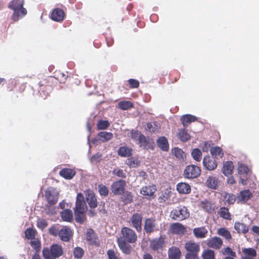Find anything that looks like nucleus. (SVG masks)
Instances as JSON below:
<instances>
[{"mask_svg":"<svg viewBox=\"0 0 259 259\" xmlns=\"http://www.w3.org/2000/svg\"><path fill=\"white\" fill-rule=\"evenodd\" d=\"M137 240V235L132 229L124 227L121 229L120 236L117 239L118 246L121 252L126 255L131 253L132 247L130 243H134Z\"/></svg>","mask_w":259,"mask_h":259,"instance_id":"f257e3e1","label":"nucleus"},{"mask_svg":"<svg viewBox=\"0 0 259 259\" xmlns=\"http://www.w3.org/2000/svg\"><path fill=\"white\" fill-rule=\"evenodd\" d=\"M64 254L63 246L57 243H54L50 247H44L42 254L44 259H57Z\"/></svg>","mask_w":259,"mask_h":259,"instance_id":"f03ea898","label":"nucleus"},{"mask_svg":"<svg viewBox=\"0 0 259 259\" xmlns=\"http://www.w3.org/2000/svg\"><path fill=\"white\" fill-rule=\"evenodd\" d=\"M23 5V0H13L9 3L8 7L13 10L12 19L14 21H17L27 14V10Z\"/></svg>","mask_w":259,"mask_h":259,"instance_id":"7ed1b4c3","label":"nucleus"},{"mask_svg":"<svg viewBox=\"0 0 259 259\" xmlns=\"http://www.w3.org/2000/svg\"><path fill=\"white\" fill-rule=\"evenodd\" d=\"M55 78L52 76L41 79L38 82V92L41 97L46 99L52 92Z\"/></svg>","mask_w":259,"mask_h":259,"instance_id":"20e7f679","label":"nucleus"},{"mask_svg":"<svg viewBox=\"0 0 259 259\" xmlns=\"http://www.w3.org/2000/svg\"><path fill=\"white\" fill-rule=\"evenodd\" d=\"M185 249L187 251L185 259H199L198 253L200 250V244L190 240L185 244Z\"/></svg>","mask_w":259,"mask_h":259,"instance_id":"39448f33","label":"nucleus"},{"mask_svg":"<svg viewBox=\"0 0 259 259\" xmlns=\"http://www.w3.org/2000/svg\"><path fill=\"white\" fill-rule=\"evenodd\" d=\"M190 216V213L185 206H179L172 209L170 212V217L171 219L178 221H182Z\"/></svg>","mask_w":259,"mask_h":259,"instance_id":"423d86ee","label":"nucleus"},{"mask_svg":"<svg viewBox=\"0 0 259 259\" xmlns=\"http://www.w3.org/2000/svg\"><path fill=\"white\" fill-rule=\"evenodd\" d=\"M59 194L56 189L50 187L45 191V197L49 206L56 204L59 199Z\"/></svg>","mask_w":259,"mask_h":259,"instance_id":"0eeeda50","label":"nucleus"},{"mask_svg":"<svg viewBox=\"0 0 259 259\" xmlns=\"http://www.w3.org/2000/svg\"><path fill=\"white\" fill-rule=\"evenodd\" d=\"M201 174L200 167L195 165H188L184 171V176L187 179H194L198 177Z\"/></svg>","mask_w":259,"mask_h":259,"instance_id":"6e6552de","label":"nucleus"},{"mask_svg":"<svg viewBox=\"0 0 259 259\" xmlns=\"http://www.w3.org/2000/svg\"><path fill=\"white\" fill-rule=\"evenodd\" d=\"M126 185L125 181L122 179L115 181L111 186V192L115 195H122L125 191Z\"/></svg>","mask_w":259,"mask_h":259,"instance_id":"1a4fd4ad","label":"nucleus"},{"mask_svg":"<svg viewBox=\"0 0 259 259\" xmlns=\"http://www.w3.org/2000/svg\"><path fill=\"white\" fill-rule=\"evenodd\" d=\"M142 220L143 216L142 213H135L130 218V222L132 226L138 232H141L142 230Z\"/></svg>","mask_w":259,"mask_h":259,"instance_id":"9d476101","label":"nucleus"},{"mask_svg":"<svg viewBox=\"0 0 259 259\" xmlns=\"http://www.w3.org/2000/svg\"><path fill=\"white\" fill-rule=\"evenodd\" d=\"M156 220L153 218H147L145 220L144 230L146 234H150L158 230Z\"/></svg>","mask_w":259,"mask_h":259,"instance_id":"9b49d317","label":"nucleus"},{"mask_svg":"<svg viewBox=\"0 0 259 259\" xmlns=\"http://www.w3.org/2000/svg\"><path fill=\"white\" fill-rule=\"evenodd\" d=\"M164 238L160 236L157 238H153L150 240L149 247L154 251L162 250L164 246Z\"/></svg>","mask_w":259,"mask_h":259,"instance_id":"f8f14e48","label":"nucleus"},{"mask_svg":"<svg viewBox=\"0 0 259 259\" xmlns=\"http://www.w3.org/2000/svg\"><path fill=\"white\" fill-rule=\"evenodd\" d=\"M88 207L84 200V197L82 193H78L76 196L75 206L74 210L87 211Z\"/></svg>","mask_w":259,"mask_h":259,"instance_id":"ddd939ff","label":"nucleus"},{"mask_svg":"<svg viewBox=\"0 0 259 259\" xmlns=\"http://www.w3.org/2000/svg\"><path fill=\"white\" fill-rule=\"evenodd\" d=\"M85 199L89 206L91 208H95L98 206V201L96 196L93 191L91 190H87L85 192Z\"/></svg>","mask_w":259,"mask_h":259,"instance_id":"4468645a","label":"nucleus"},{"mask_svg":"<svg viewBox=\"0 0 259 259\" xmlns=\"http://www.w3.org/2000/svg\"><path fill=\"white\" fill-rule=\"evenodd\" d=\"M203 165L205 169L210 171L215 169L217 167L215 159L209 155L206 156L203 158Z\"/></svg>","mask_w":259,"mask_h":259,"instance_id":"2eb2a0df","label":"nucleus"},{"mask_svg":"<svg viewBox=\"0 0 259 259\" xmlns=\"http://www.w3.org/2000/svg\"><path fill=\"white\" fill-rule=\"evenodd\" d=\"M73 234L71 229L65 226L59 230V236L62 241L68 242L72 238Z\"/></svg>","mask_w":259,"mask_h":259,"instance_id":"dca6fc26","label":"nucleus"},{"mask_svg":"<svg viewBox=\"0 0 259 259\" xmlns=\"http://www.w3.org/2000/svg\"><path fill=\"white\" fill-rule=\"evenodd\" d=\"M86 239L90 245L96 246H99L100 245L98 237L94 230L92 229L88 230L86 233Z\"/></svg>","mask_w":259,"mask_h":259,"instance_id":"f3484780","label":"nucleus"},{"mask_svg":"<svg viewBox=\"0 0 259 259\" xmlns=\"http://www.w3.org/2000/svg\"><path fill=\"white\" fill-rule=\"evenodd\" d=\"M206 243L209 247L219 249L223 245V241L221 238L215 236L208 239Z\"/></svg>","mask_w":259,"mask_h":259,"instance_id":"a211bd4d","label":"nucleus"},{"mask_svg":"<svg viewBox=\"0 0 259 259\" xmlns=\"http://www.w3.org/2000/svg\"><path fill=\"white\" fill-rule=\"evenodd\" d=\"M65 17L64 11L60 8L54 9L51 13V18L53 20L61 22L63 21Z\"/></svg>","mask_w":259,"mask_h":259,"instance_id":"6ab92c4d","label":"nucleus"},{"mask_svg":"<svg viewBox=\"0 0 259 259\" xmlns=\"http://www.w3.org/2000/svg\"><path fill=\"white\" fill-rule=\"evenodd\" d=\"M200 207L210 214L212 213L216 209L214 204L206 199L200 202Z\"/></svg>","mask_w":259,"mask_h":259,"instance_id":"aec40b11","label":"nucleus"},{"mask_svg":"<svg viewBox=\"0 0 259 259\" xmlns=\"http://www.w3.org/2000/svg\"><path fill=\"white\" fill-rule=\"evenodd\" d=\"M242 251L243 255L241 256V259H254L256 256V251L253 248H242Z\"/></svg>","mask_w":259,"mask_h":259,"instance_id":"412c9836","label":"nucleus"},{"mask_svg":"<svg viewBox=\"0 0 259 259\" xmlns=\"http://www.w3.org/2000/svg\"><path fill=\"white\" fill-rule=\"evenodd\" d=\"M168 259H181V251L179 247L172 246L168 250Z\"/></svg>","mask_w":259,"mask_h":259,"instance_id":"4be33fe9","label":"nucleus"},{"mask_svg":"<svg viewBox=\"0 0 259 259\" xmlns=\"http://www.w3.org/2000/svg\"><path fill=\"white\" fill-rule=\"evenodd\" d=\"M156 190V186L153 184L143 187L140 193L144 196H153Z\"/></svg>","mask_w":259,"mask_h":259,"instance_id":"5701e85b","label":"nucleus"},{"mask_svg":"<svg viewBox=\"0 0 259 259\" xmlns=\"http://www.w3.org/2000/svg\"><path fill=\"white\" fill-rule=\"evenodd\" d=\"M172 233L176 234H183L186 231L185 227L181 223H173L170 227Z\"/></svg>","mask_w":259,"mask_h":259,"instance_id":"b1692460","label":"nucleus"},{"mask_svg":"<svg viewBox=\"0 0 259 259\" xmlns=\"http://www.w3.org/2000/svg\"><path fill=\"white\" fill-rule=\"evenodd\" d=\"M177 190L180 194H187L191 192V186L186 183H179L177 185Z\"/></svg>","mask_w":259,"mask_h":259,"instance_id":"393cba45","label":"nucleus"},{"mask_svg":"<svg viewBox=\"0 0 259 259\" xmlns=\"http://www.w3.org/2000/svg\"><path fill=\"white\" fill-rule=\"evenodd\" d=\"M157 144L158 147L163 151H168L169 144L167 139L164 137H160L157 140Z\"/></svg>","mask_w":259,"mask_h":259,"instance_id":"a878e982","label":"nucleus"},{"mask_svg":"<svg viewBox=\"0 0 259 259\" xmlns=\"http://www.w3.org/2000/svg\"><path fill=\"white\" fill-rule=\"evenodd\" d=\"M219 185V181L218 178L215 177L209 176L206 181V185L207 187L212 189H217Z\"/></svg>","mask_w":259,"mask_h":259,"instance_id":"bb28decb","label":"nucleus"},{"mask_svg":"<svg viewBox=\"0 0 259 259\" xmlns=\"http://www.w3.org/2000/svg\"><path fill=\"white\" fill-rule=\"evenodd\" d=\"M196 120V116L190 114L184 115L181 117V121L184 127L188 126L190 123Z\"/></svg>","mask_w":259,"mask_h":259,"instance_id":"cd10ccee","label":"nucleus"},{"mask_svg":"<svg viewBox=\"0 0 259 259\" xmlns=\"http://www.w3.org/2000/svg\"><path fill=\"white\" fill-rule=\"evenodd\" d=\"M195 236L198 238H203L206 237L208 231L204 227L195 228L193 229Z\"/></svg>","mask_w":259,"mask_h":259,"instance_id":"c85d7f7f","label":"nucleus"},{"mask_svg":"<svg viewBox=\"0 0 259 259\" xmlns=\"http://www.w3.org/2000/svg\"><path fill=\"white\" fill-rule=\"evenodd\" d=\"M97 137L99 140L104 143L110 140L113 138V135L111 132H101L98 133Z\"/></svg>","mask_w":259,"mask_h":259,"instance_id":"c756f323","label":"nucleus"},{"mask_svg":"<svg viewBox=\"0 0 259 259\" xmlns=\"http://www.w3.org/2000/svg\"><path fill=\"white\" fill-rule=\"evenodd\" d=\"M234 168V165L232 161H227L224 163L222 168L223 173L226 176L231 175Z\"/></svg>","mask_w":259,"mask_h":259,"instance_id":"7c9ffc66","label":"nucleus"},{"mask_svg":"<svg viewBox=\"0 0 259 259\" xmlns=\"http://www.w3.org/2000/svg\"><path fill=\"white\" fill-rule=\"evenodd\" d=\"M62 219L65 222H71L73 220V213L70 209H66L61 212Z\"/></svg>","mask_w":259,"mask_h":259,"instance_id":"2f4dec72","label":"nucleus"},{"mask_svg":"<svg viewBox=\"0 0 259 259\" xmlns=\"http://www.w3.org/2000/svg\"><path fill=\"white\" fill-rule=\"evenodd\" d=\"M75 171L70 168H63L60 172V175L66 179H71L75 175Z\"/></svg>","mask_w":259,"mask_h":259,"instance_id":"473e14b6","label":"nucleus"},{"mask_svg":"<svg viewBox=\"0 0 259 259\" xmlns=\"http://www.w3.org/2000/svg\"><path fill=\"white\" fill-rule=\"evenodd\" d=\"M234 228L239 234H246L248 231V227L245 224L237 222L235 223Z\"/></svg>","mask_w":259,"mask_h":259,"instance_id":"72a5a7b5","label":"nucleus"},{"mask_svg":"<svg viewBox=\"0 0 259 259\" xmlns=\"http://www.w3.org/2000/svg\"><path fill=\"white\" fill-rule=\"evenodd\" d=\"M218 214L222 218L227 220H231V214L229 211V209L228 208L226 207H221L219 211Z\"/></svg>","mask_w":259,"mask_h":259,"instance_id":"f704fd0d","label":"nucleus"},{"mask_svg":"<svg viewBox=\"0 0 259 259\" xmlns=\"http://www.w3.org/2000/svg\"><path fill=\"white\" fill-rule=\"evenodd\" d=\"M74 211L75 221L80 224H83L87 220L86 211L76 210H74Z\"/></svg>","mask_w":259,"mask_h":259,"instance_id":"c9c22d12","label":"nucleus"},{"mask_svg":"<svg viewBox=\"0 0 259 259\" xmlns=\"http://www.w3.org/2000/svg\"><path fill=\"white\" fill-rule=\"evenodd\" d=\"M177 136L179 139L182 142L188 141L191 138L190 134L185 128L180 129L179 130Z\"/></svg>","mask_w":259,"mask_h":259,"instance_id":"e433bc0d","label":"nucleus"},{"mask_svg":"<svg viewBox=\"0 0 259 259\" xmlns=\"http://www.w3.org/2000/svg\"><path fill=\"white\" fill-rule=\"evenodd\" d=\"M132 149L127 146L120 147L118 150V154L123 157H129L132 155Z\"/></svg>","mask_w":259,"mask_h":259,"instance_id":"4c0bfd02","label":"nucleus"},{"mask_svg":"<svg viewBox=\"0 0 259 259\" xmlns=\"http://www.w3.org/2000/svg\"><path fill=\"white\" fill-rule=\"evenodd\" d=\"M108 259H121L120 253L117 249H110L107 251Z\"/></svg>","mask_w":259,"mask_h":259,"instance_id":"58836bf2","label":"nucleus"},{"mask_svg":"<svg viewBox=\"0 0 259 259\" xmlns=\"http://www.w3.org/2000/svg\"><path fill=\"white\" fill-rule=\"evenodd\" d=\"M252 196V193L249 190H245L240 192L239 199L240 201L246 202Z\"/></svg>","mask_w":259,"mask_h":259,"instance_id":"ea45409f","label":"nucleus"},{"mask_svg":"<svg viewBox=\"0 0 259 259\" xmlns=\"http://www.w3.org/2000/svg\"><path fill=\"white\" fill-rule=\"evenodd\" d=\"M121 197L122 201L125 204L131 203L133 201V195L132 192L127 191H124V193L122 194Z\"/></svg>","mask_w":259,"mask_h":259,"instance_id":"a19ab883","label":"nucleus"},{"mask_svg":"<svg viewBox=\"0 0 259 259\" xmlns=\"http://www.w3.org/2000/svg\"><path fill=\"white\" fill-rule=\"evenodd\" d=\"M138 141V143L140 147L146 149H148L150 148L149 145L150 142L144 135L142 134V135L141 136Z\"/></svg>","mask_w":259,"mask_h":259,"instance_id":"79ce46f5","label":"nucleus"},{"mask_svg":"<svg viewBox=\"0 0 259 259\" xmlns=\"http://www.w3.org/2000/svg\"><path fill=\"white\" fill-rule=\"evenodd\" d=\"M30 245L35 251V253L39 254L41 248L40 241L38 239H34V240L30 241Z\"/></svg>","mask_w":259,"mask_h":259,"instance_id":"37998d69","label":"nucleus"},{"mask_svg":"<svg viewBox=\"0 0 259 259\" xmlns=\"http://www.w3.org/2000/svg\"><path fill=\"white\" fill-rule=\"evenodd\" d=\"M134 107V104L129 101H122L118 103V108L126 110L131 109Z\"/></svg>","mask_w":259,"mask_h":259,"instance_id":"c03bdc74","label":"nucleus"},{"mask_svg":"<svg viewBox=\"0 0 259 259\" xmlns=\"http://www.w3.org/2000/svg\"><path fill=\"white\" fill-rule=\"evenodd\" d=\"M218 234L224 237L226 240L230 241L232 239L230 232L225 228H221L218 230Z\"/></svg>","mask_w":259,"mask_h":259,"instance_id":"a18cd8bd","label":"nucleus"},{"mask_svg":"<svg viewBox=\"0 0 259 259\" xmlns=\"http://www.w3.org/2000/svg\"><path fill=\"white\" fill-rule=\"evenodd\" d=\"M210 152L212 156H218L221 158L224 156V152L222 149L218 146L211 148L210 149Z\"/></svg>","mask_w":259,"mask_h":259,"instance_id":"49530a36","label":"nucleus"},{"mask_svg":"<svg viewBox=\"0 0 259 259\" xmlns=\"http://www.w3.org/2000/svg\"><path fill=\"white\" fill-rule=\"evenodd\" d=\"M25 237L28 239H35V237L37 233V232L35 229L33 228H27L25 231Z\"/></svg>","mask_w":259,"mask_h":259,"instance_id":"de8ad7c7","label":"nucleus"},{"mask_svg":"<svg viewBox=\"0 0 259 259\" xmlns=\"http://www.w3.org/2000/svg\"><path fill=\"white\" fill-rule=\"evenodd\" d=\"M73 253L74 258L76 259H81L84 254L83 249L80 247H75Z\"/></svg>","mask_w":259,"mask_h":259,"instance_id":"09e8293b","label":"nucleus"},{"mask_svg":"<svg viewBox=\"0 0 259 259\" xmlns=\"http://www.w3.org/2000/svg\"><path fill=\"white\" fill-rule=\"evenodd\" d=\"M223 197L225 201L229 204H233L236 201V196L233 194L225 193Z\"/></svg>","mask_w":259,"mask_h":259,"instance_id":"8fccbe9b","label":"nucleus"},{"mask_svg":"<svg viewBox=\"0 0 259 259\" xmlns=\"http://www.w3.org/2000/svg\"><path fill=\"white\" fill-rule=\"evenodd\" d=\"M109 126L110 123L107 120H100L97 124V127L98 130H106Z\"/></svg>","mask_w":259,"mask_h":259,"instance_id":"3c124183","label":"nucleus"},{"mask_svg":"<svg viewBox=\"0 0 259 259\" xmlns=\"http://www.w3.org/2000/svg\"><path fill=\"white\" fill-rule=\"evenodd\" d=\"M192 156L194 160L197 161H200L202 157V152L198 148L194 149L191 153Z\"/></svg>","mask_w":259,"mask_h":259,"instance_id":"603ef678","label":"nucleus"},{"mask_svg":"<svg viewBox=\"0 0 259 259\" xmlns=\"http://www.w3.org/2000/svg\"><path fill=\"white\" fill-rule=\"evenodd\" d=\"M222 252L224 255H229L228 256L232 258H234L236 256L235 252L233 251L230 247H227L223 248L222 250Z\"/></svg>","mask_w":259,"mask_h":259,"instance_id":"864d4df0","label":"nucleus"},{"mask_svg":"<svg viewBox=\"0 0 259 259\" xmlns=\"http://www.w3.org/2000/svg\"><path fill=\"white\" fill-rule=\"evenodd\" d=\"M145 129L150 133H155L158 131V127L155 122H148Z\"/></svg>","mask_w":259,"mask_h":259,"instance_id":"5fc2aeb1","label":"nucleus"},{"mask_svg":"<svg viewBox=\"0 0 259 259\" xmlns=\"http://www.w3.org/2000/svg\"><path fill=\"white\" fill-rule=\"evenodd\" d=\"M98 188L99 193L101 195L107 196L108 195L109 190L106 186L100 184L98 185Z\"/></svg>","mask_w":259,"mask_h":259,"instance_id":"6e6d98bb","label":"nucleus"},{"mask_svg":"<svg viewBox=\"0 0 259 259\" xmlns=\"http://www.w3.org/2000/svg\"><path fill=\"white\" fill-rule=\"evenodd\" d=\"M202 257L203 259H214V251L210 249H208L204 251L202 254Z\"/></svg>","mask_w":259,"mask_h":259,"instance_id":"4d7b16f0","label":"nucleus"},{"mask_svg":"<svg viewBox=\"0 0 259 259\" xmlns=\"http://www.w3.org/2000/svg\"><path fill=\"white\" fill-rule=\"evenodd\" d=\"M130 137L134 140H139V138H140L141 136L142 135V134L137 131L135 130H132L130 132Z\"/></svg>","mask_w":259,"mask_h":259,"instance_id":"13d9d810","label":"nucleus"},{"mask_svg":"<svg viewBox=\"0 0 259 259\" xmlns=\"http://www.w3.org/2000/svg\"><path fill=\"white\" fill-rule=\"evenodd\" d=\"M238 171L239 174H247L249 169L246 165L241 163L238 165Z\"/></svg>","mask_w":259,"mask_h":259,"instance_id":"bf43d9fd","label":"nucleus"},{"mask_svg":"<svg viewBox=\"0 0 259 259\" xmlns=\"http://www.w3.org/2000/svg\"><path fill=\"white\" fill-rule=\"evenodd\" d=\"M172 152L177 158L179 159L183 158L184 153L181 149L179 148H175L172 149Z\"/></svg>","mask_w":259,"mask_h":259,"instance_id":"052dcab7","label":"nucleus"},{"mask_svg":"<svg viewBox=\"0 0 259 259\" xmlns=\"http://www.w3.org/2000/svg\"><path fill=\"white\" fill-rule=\"evenodd\" d=\"M125 163L127 165L132 167H136L138 165V160L134 159L133 157L128 158Z\"/></svg>","mask_w":259,"mask_h":259,"instance_id":"680f3d73","label":"nucleus"},{"mask_svg":"<svg viewBox=\"0 0 259 259\" xmlns=\"http://www.w3.org/2000/svg\"><path fill=\"white\" fill-rule=\"evenodd\" d=\"M130 84V88L131 89L138 88L140 85L139 81L135 79H130L128 80Z\"/></svg>","mask_w":259,"mask_h":259,"instance_id":"e2e57ef3","label":"nucleus"},{"mask_svg":"<svg viewBox=\"0 0 259 259\" xmlns=\"http://www.w3.org/2000/svg\"><path fill=\"white\" fill-rule=\"evenodd\" d=\"M37 226L39 228L42 230L47 227L48 223L45 220L39 219L37 222Z\"/></svg>","mask_w":259,"mask_h":259,"instance_id":"0e129e2a","label":"nucleus"},{"mask_svg":"<svg viewBox=\"0 0 259 259\" xmlns=\"http://www.w3.org/2000/svg\"><path fill=\"white\" fill-rule=\"evenodd\" d=\"M168 192H164V193L161 194V195L159 196L158 200L159 202L160 203L164 202L167 200L169 198V195Z\"/></svg>","mask_w":259,"mask_h":259,"instance_id":"69168bd1","label":"nucleus"},{"mask_svg":"<svg viewBox=\"0 0 259 259\" xmlns=\"http://www.w3.org/2000/svg\"><path fill=\"white\" fill-rule=\"evenodd\" d=\"M49 233L54 236H59V230L56 226H53L50 228Z\"/></svg>","mask_w":259,"mask_h":259,"instance_id":"338daca9","label":"nucleus"},{"mask_svg":"<svg viewBox=\"0 0 259 259\" xmlns=\"http://www.w3.org/2000/svg\"><path fill=\"white\" fill-rule=\"evenodd\" d=\"M114 174L117 176L118 177H120L122 178H125L126 177V174L123 172L122 169H114L113 171Z\"/></svg>","mask_w":259,"mask_h":259,"instance_id":"774afa93","label":"nucleus"}]
</instances>
